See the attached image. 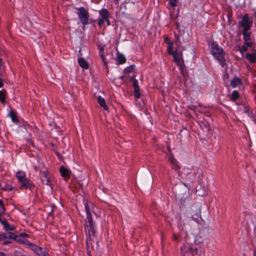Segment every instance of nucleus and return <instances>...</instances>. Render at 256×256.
Listing matches in <instances>:
<instances>
[{
    "label": "nucleus",
    "instance_id": "864d4df0",
    "mask_svg": "<svg viewBox=\"0 0 256 256\" xmlns=\"http://www.w3.org/2000/svg\"><path fill=\"white\" fill-rule=\"evenodd\" d=\"M124 78V76H120V79H122V78Z\"/></svg>",
    "mask_w": 256,
    "mask_h": 256
},
{
    "label": "nucleus",
    "instance_id": "4be33fe9",
    "mask_svg": "<svg viewBox=\"0 0 256 256\" xmlns=\"http://www.w3.org/2000/svg\"><path fill=\"white\" fill-rule=\"evenodd\" d=\"M241 84V80L238 78H234L230 81V84L232 88H235L236 86H238Z\"/></svg>",
    "mask_w": 256,
    "mask_h": 256
},
{
    "label": "nucleus",
    "instance_id": "aec40b11",
    "mask_svg": "<svg viewBox=\"0 0 256 256\" xmlns=\"http://www.w3.org/2000/svg\"><path fill=\"white\" fill-rule=\"evenodd\" d=\"M246 58L250 62H254L256 61V52L254 54H247Z\"/></svg>",
    "mask_w": 256,
    "mask_h": 256
},
{
    "label": "nucleus",
    "instance_id": "a19ab883",
    "mask_svg": "<svg viewBox=\"0 0 256 256\" xmlns=\"http://www.w3.org/2000/svg\"><path fill=\"white\" fill-rule=\"evenodd\" d=\"M188 107L189 109L193 110H194L195 108H196V106L194 105L188 106Z\"/></svg>",
    "mask_w": 256,
    "mask_h": 256
},
{
    "label": "nucleus",
    "instance_id": "cd10ccee",
    "mask_svg": "<svg viewBox=\"0 0 256 256\" xmlns=\"http://www.w3.org/2000/svg\"><path fill=\"white\" fill-rule=\"evenodd\" d=\"M169 160L170 162L174 166H176L178 168H180V167L178 166V162L177 160L174 158V156L172 154H171Z\"/></svg>",
    "mask_w": 256,
    "mask_h": 256
},
{
    "label": "nucleus",
    "instance_id": "a211bd4d",
    "mask_svg": "<svg viewBox=\"0 0 256 256\" xmlns=\"http://www.w3.org/2000/svg\"><path fill=\"white\" fill-rule=\"evenodd\" d=\"M78 62L80 67L84 69H88V62L82 58H80L78 60Z\"/></svg>",
    "mask_w": 256,
    "mask_h": 256
},
{
    "label": "nucleus",
    "instance_id": "2f4dec72",
    "mask_svg": "<svg viewBox=\"0 0 256 256\" xmlns=\"http://www.w3.org/2000/svg\"><path fill=\"white\" fill-rule=\"evenodd\" d=\"M244 44L248 48H252L253 46V43L250 40L244 41Z\"/></svg>",
    "mask_w": 256,
    "mask_h": 256
},
{
    "label": "nucleus",
    "instance_id": "c9c22d12",
    "mask_svg": "<svg viewBox=\"0 0 256 256\" xmlns=\"http://www.w3.org/2000/svg\"><path fill=\"white\" fill-rule=\"evenodd\" d=\"M12 187L9 186V185H6L4 188H2V190H8V191H10L12 190Z\"/></svg>",
    "mask_w": 256,
    "mask_h": 256
},
{
    "label": "nucleus",
    "instance_id": "603ef678",
    "mask_svg": "<svg viewBox=\"0 0 256 256\" xmlns=\"http://www.w3.org/2000/svg\"><path fill=\"white\" fill-rule=\"evenodd\" d=\"M34 169H35L36 170H38V168H37L36 166H34Z\"/></svg>",
    "mask_w": 256,
    "mask_h": 256
},
{
    "label": "nucleus",
    "instance_id": "1a4fd4ad",
    "mask_svg": "<svg viewBox=\"0 0 256 256\" xmlns=\"http://www.w3.org/2000/svg\"><path fill=\"white\" fill-rule=\"evenodd\" d=\"M40 173L42 174L40 178L42 183L44 184L50 186L52 183L50 182V178L48 176L47 172H40Z\"/></svg>",
    "mask_w": 256,
    "mask_h": 256
},
{
    "label": "nucleus",
    "instance_id": "f3484780",
    "mask_svg": "<svg viewBox=\"0 0 256 256\" xmlns=\"http://www.w3.org/2000/svg\"><path fill=\"white\" fill-rule=\"evenodd\" d=\"M32 250H34L35 252L38 255L41 256H49L48 254L47 253H42V248L40 247H38L36 245L33 246L32 248Z\"/></svg>",
    "mask_w": 256,
    "mask_h": 256
},
{
    "label": "nucleus",
    "instance_id": "20e7f679",
    "mask_svg": "<svg viewBox=\"0 0 256 256\" xmlns=\"http://www.w3.org/2000/svg\"><path fill=\"white\" fill-rule=\"evenodd\" d=\"M212 52V55L215 57L220 63L223 65L224 63L225 60L224 58L223 50L222 48L214 42L211 44Z\"/></svg>",
    "mask_w": 256,
    "mask_h": 256
},
{
    "label": "nucleus",
    "instance_id": "f8f14e48",
    "mask_svg": "<svg viewBox=\"0 0 256 256\" xmlns=\"http://www.w3.org/2000/svg\"><path fill=\"white\" fill-rule=\"evenodd\" d=\"M0 236H0V240H3L6 238H8L11 240H15L16 237V235L14 234L12 232H6L5 234H1Z\"/></svg>",
    "mask_w": 256,
    "mask_h": 256
},
{
    "label": "nucleus",
    "instance_id": "7ed1b4c3",
    "mask_svg": "<svg viewBox=\"0 0 256 256\" xmlns=\"http://www.w3.org/2000/svg\"><path fill=\"white\" fill-rule=\"evenodd\" d=\"M199 218H201V210L199 208H196L192 210L191 218L184 216L183 218H180V229L182 230H185L190 228L192 225V220L197 221Z\"/></svg>",
    "mask_w": 256,
    "mask_h": 256
},
{
    "label": "nucleus",
    "instance_id": "79ce46f5",
    "mask_svg": "<svg viewBox=\"0 0 256 256\" xmlns=\"http://www.w3.org/2000/svg\"><path fill=\"white\" fill-rule=\"evenodd\" d=\"M130 80L132 82H134V80H136L135 78V76L132 75L130 77Z\"/></svg>",
    "mask_w": 256,
    "mask_h": 256
},
{
    "label": "nucleus",
    "instance_id": "dca6fc26",
    "mask_svg": "<svg viewBox=\"0 0 256 256\" xmlns=\"http://www.w3.org/2000/svg\"><path fill=\"white\" fill-rule=\"evenodd\" d=\"M97 100L99 104L102 107L104 110H108V108L106 103L104 99L102 98L101 96H98L97 97Z\"/></svg>",
    "mask_w": 256,
    "mask_h": 256
},
{
    "label": "nucleus",
    "instance_id": "0eeeda50",
    "mask_svg": "<svg viewBox=\"0 0 256 256\" xmlns=\"http://www.w3.org/2000/svg\"><path fill=\"white\" fill-rule=\"evenodd\" d=\"M240 26L242 28V30L248 31L251 26V22L247 16H244L240 22Z\"/></svg>",
    "mask_w": 256,
    "mask_h": 256
},
{
    "label": "nucleus",
    "instance_id": "de8ad7c7",
    "mask_svg": "<svg viewBox=\"0 0 256 256\" xmlns=\"http://www.w3.org/2000/svg\"><path fill=\"white\" fill-rule=\"evenodd\" d=\"M2 64V60L1 58H0V66L1 67Z\"/></svg>",
    "mask_w": 256,
    "mask_h": 256
},
{
    "label": "nucleus",
    "instance_id": "c03bdc74",
    "mask_svg": "<svg viewBox=\"0 0 256 256\" xmlns=\"http://www.w3.org/2000/svg\"><path fill=\"white\" fill-rule=\"evenodd\" d=\"M173 237H174V240H178V238L175 234H174Z\"/></svg>",
    "mask_w": 256,
    "mask_h": 256
},
{
    "label": "nucleus",
    "instance_id": "9d476101",
    "mask_svg": "<svg viewBox=\"0 0 256 256\" xmlns=\"http://www.w3.org/2000/svg\"><path fill=\"white\" fill-rule=\"evenodd\" d=\"M60 172L62 176L66 180L70 178L71 172L64 166H61L60 168Z\"/></svg>",
    "mask_w": 256,
    "mask_h": 256
},
{
    "label": "nucleus",
    "instance_id": "412c9836",
    "mask_svg": "<svg viewBox=\"0 0 256 256\" xmlns=\"http://www.w3.org/2000/svg\"><path fill=\"white\" fill-rule=\"evenodd\" d=\"M100 14L102 18H104L105 20H108V18H109V12L106 9L104 8L100 10Z\"/></svg>",
    "mask_w": 256,
    "mask_h": 256
},
{
    "label": "nucleus",
    "instance_id": "09e8293b",
    "mask_svg": "<svg viewBox=\"0 0 256 256\" xmlns=\"http://www.w3.org/2000/svg\"><path fill=\"white\" fill-rule=\"evenodd\" d=\"M106 22H107L108 25L110 24V21L108 20H108H106Z\"/></svg>",
    "mask_w": 256,
    "mask_h": 256
},
{
    "label": "nucleus",
    "instance_id": "7c9ffc66",
    "mask_svg": "<svg viewBox=\"0 0 256 256\" xmlns=\"http://www.w3.org/2000/svg\"><path fill=\"white\" fill-rule=\"evenodd\" d=\"M4 212V207L2 200H0V216Z\"/></svg>",
    "mask_w": 256,
    "mask_h": 256
},
{
    "label": "nucleus",
    "instance_id": "8fccbe9b",
    "mask_svg": "<svg viewBox=\"0 0 256 256\" xmlns=\"http://www.w3.org/2000/svg\"><path fill=\"white\" fill-rule=\"evenodd\" d=\"M114 2H115V3H116V4H117L118 3V2L119 0H114Z\"/></svg>",
    "mask_w": 256,
    "mask_h": 256
},
{
    "label": "nucleus",
    "instance_id": "4468645a",
    "mask_svg": "<svg viewBox=\"0 0 256 256\" xmlns=\"http://www.w3.org/2000/svg\"><path fill=\"white\" fill-rule=\"evenodd\" d=\"M200 126L202 128V129H203L204 130H206L207 132L210 130V124L207 120H204L203 121L201 122Z\"/></svg>",
    "mask_w": 256,
    "mask_h": 256
},
{
    "label": "nucleus",
    "instance_id": "423d86ee",
    "mask_svg": "<svg viewBox=\"0 0 256 256\" xmlns=\"http://www.w3.org/2000/svg\"><path fill=\"white\" fill-rule=\"evenodd\" d=\"M77 14L80 22L84 25L87 24L88 23V12L84 7L77 8Z\"/></svg>",
    "mask_w": 256,
    "mask_h": 256
},
{
    "label": "nucleus",
    "instance_id": "58836bf2",
    "mask_svg": "<svg viewBox=\"0 0 256 256\" xmlns=\"http://www.w3.org/2000/svg\"><path fill=\"white\" fill-rule=\"evenodd\" d=\"M170 4L172 6H176L177 5L176 0H170Z\"/></svg>",
    "mask_w": 256,
    "mask_h": 256
},
{
    "label": "nucleus",
    "instance_id": "49530a36",
    "mask_svg": "<svg viewBox=\"0 0 256 256\" xmlns=\"http://www.w3.org/2000/svg\"><path fill=\"white\" fill-rule=\"evenodd\" d=\"M164 41L168 44V42H170L168 38H166Z\"/></svg>",
    "mask_w": 256,
    "mask_h": 256
},
{
    "label": "nucleus",
    "instance_id": "5701e85b",
    "mask_svg": "<svg viewBox=\"0 0 256 256\" xmlns=\"http://www.w3.org/2000/svg\"><path fill=\"white\" fill-rule=\"evenodd\" d=\"M117 59L118 60V62L120 64H123L126 61L125 56L122 54H118Z\"/></svg>",
    "mask_w": 256,
    "mask_h": 256
},
{
    "label": "nucleus",
    "instance_id": "bb28decb",
    "mask_svg": "<svg viewBox=\"0 0 256 256\" xmlns=\"http://www.w3.org/2000/svg\"><path fill=\"white\" fill-rule=\"evenodd\" d=\"M239 98V94L238 92L236 90H234L232 92L231 96H230V100L232 101H236Z\"/></svg>",
    "mask_w": 256,
    "mask_h": 256
},
{
    "label": "nucleus",
    "instance_id": "ea45409f",
    "mask_svg": "<svg viewBox=\"0 0 256 256\" xmlns=\"http://www.w3.org/2000/svg\"><path fill=\"white\" fill-rule=\"evenodd\" d=\"M248 47H246L244 44V45L240 48V51L241 52H246L248 50Z\"/></svg>",
    "mask_w": 256,
    "mask_h": 256
},
{
    "label": "nucleus",
    "instance_id": "37998d69",
    "mask_svg": "<svg viewBox=\"0 0 256 256\" xmlns=\"http://www.w3.org/2000/svg\"><path fill=\"white\" fill-rule=\"evenodd\" d=\"M4 85L2 79L0 78V88L2 87Z\"/></svg>",
    "mask_w": 256,
    "mask_h": 256
},
{
    "label": "nucleus",
    "instance_id": "b1692460",
    "mask_svg": "<svg viewBox=\"0 0 256 256\" xmlns=\"http://www.w3.org/2000/svg\"><path fill=\"white\" fill-rule=\"evenodd\" d=\"M6 92L5 90L0 91V101L2 103H4L6 102Z\"/></svg>",
    "mask_w": 256,
    "mask_h": 256
},
{
    "label": "nucleus",
    "instance_id": "6ab92c4d",
    "mask_svg": "<svg viewBox=\"0 0 256 256\" xmlns=\"http://www.w3.org/2000/svg\"><path fill=\"white\" fill-rule=\"evenodd\" d=\"M16 176L20 182L26 178V173L23 171L19 170L16 173Z\"/></svg>",
    "mask_w": 256,
    "mask_h": 256
},
{
    "label": "nucleus",
    "instance_id": "6e6552de",
    "mask_svg": "<svg viewBox=\"0 0 256 256\" xmlns=\"http://www.w3.org/2000/svg\"><path fill=\"white\" fill-rule=\"evenodd\" d=\"M20 182L21 184V186H20V189L28 188L30 190L32 188L34 187V185L31 182L30 180L26 178Z\"/></svg>",
    "mask_w": 256,
    "mask_h": 256
},
{
    "label": "nucleus",
    "instance_id": "4c0bfd02",
    "mask_svg": "<svg viewBox=\"0 0 256 256\" xmlns=\"http://www.w3.org/2000/svg\"><path fill=\"white\" fill-rule=\"evenodd\" d=\"M23 244H26V245H28V246H30L32 249V248H33V246H34V244H32L30 242L27 240L26 239V242H24Z\"/></svg>",
    "mask_w": 256,
    "mask_h": 256
},
{
    "label": "nucleus",
    "instance_id": "9b49d317",
    "mask_svg": "<svg viewBox=\"0 0 256 256\" xmlns=\"http://www.w3.org/2000/svg\"><path fill=\"white\" fill-rule=\"evenodd\" d=\"M132 86L134 88V96L136 98H138L140 97V88L138 86V81L137 80H134L132 82Z\"/></svg>",
    "mask_w": 256,
    "mask_h": 256
},
{
    "label": "nucleus",
    "instance_id": "39448f33",
    "mask_svg": "<svg viewBox=\"0 0 256 256\" xmlns=\"http://www.w3.org/2000/svg\"><path fill=\"white\" fill-rule=\"evenodd\" d=\"M180 251L182 256H195L198 252L197 248H194L188 242L184 244Z\"/></svg>",
    "mask_w": 256,
    "mask_h": 256
},
{
    "label": "nucleus",
    "instance_id": "c85d7f7f",
    "mask_svg": "<svg viewBox=\"0 0 256 256\" xmlns=\"http://www.w3.org/2000/svg\"><path fill=\"white\" fill-rule=\"evenodd\" d=\"M134 67H135V66L134 64L127 67L126 68L124 69V73H130V72H132L134 70Z\"/></svg>",
    "mask_w": 256,
    "mask_h": 256
},
{
    "label": "nucleus",
    "instance_id": "f704fd0d",
    "mask_svg": "<svg viewBox=\"0 0 256 256\" xmlns=\"http://www.w3.org/2000/svg\"><path fill=\"white\" fill-rule=\"evenodd\" d=\"M7 220L6 219V218L4 217H0V222L4 226V225H6V223Z\"/></svg>",
    "mask_w": 256,
    "mask_h": 256
},
{
    "label": "nucleus",
    "instance_id": "393cba45",
    "mask_svg": "<svg viewBox=\"0 0 256 256\" xmlns=\"http://www.w3.org/2000/svg\"><path fill=\"white\" fill-rule=\"evenodd\" d=\"M242 34L244 36V41L251 40L250 33L248 31L242 30Z\"/></svg>",
    "mask_w": 256,
    "mask_h": 256
},
{
    "label": "nucleus",
    "instance_id": "a878e982",
    "mask_svg": "<svg viewBox=\"0 0 256 256\" xmlns=\"http://www.w3.org/2000/svg\"><path fill=\"white\" fill-rule=\"evenodd\" d=\"M9 116L11 118L12 122H18V120L16 117V115L14 111H10L9 114Z\"/></svg>",
    "mask_w": 256,
    "mask_h": 256
},
{
    "label": "nucleus",
    "instance_id": "f257e3e1",
    "mask_svg": "<svg viewBox=\"0 0 256 256\" xmlns=\"http://www.w3.org/2000/svg\"><path fill=\"white\" fill-rule=\"evenodd\" d=\"M84 205L87 215L86 219L85 220L84 224L85 232L86 234V244L88 249L90 248L92 249L94 248V246L97 244L96 230L88 204L86 203Z\"/></svg>",
    "mask_w": 256,
    "mask_h": 256
},
{
    "label": "nucleus",
    "instance_id": "3c124183",
    "mask_svg": "<svg viewBox=\"0 0 256 256\" xmlns=\"http://www.w3.org/2000/svg\"><path fill=\"white\" fill-rule=\"evenodd\" d=\"M168 149L169 152H170V148L169 146H168Z\"/></svg>",
    "mask_w": 256,
    "mask_h": 256
},
{
    "label": "nucleus",
    "instance_id": "a18cd8bd",
    "mask_svg": "<svg viewBox=\"0 0 256 256\" xmlns=\"http://www.w3.org/2000/svg\"><path fill=\"white\" fill-rule=\"evenodd\" d=\"M10 242V241H8V240H6V241H4V244H5V245H6V244H9Z\"/></svg>",
    "mask_w": 256,
    "mask_h": 256
},
{
    "label": "nucleus",
    "instance_id": "72a5a7b5",
    "mask_svg": "<svg viewBox=\"0 0 256 256\" xmlns=\"http://www.w3.org/2000/svg\"><path fill=\"white\" fill-rule=\"evenodd\" d=\"M100 58L102 60V61L104 63V64H106L105 60H104V49H103V48H100Z\"/></svg>",
    "mask_w": 256,
    "mask_h": 256
},
{
    "label": "nucleus",
    "instance_id": "ddd939ff",
    "mask_svg": "<svg viewBox=\"0 0 256 256\" xmlns=\"http://www.w3.org/2000/svg\"><path fill=\"white\" fill-rule=\"evenodd\" d=\"M26 236H28V234L24 233L21 234L20 236H16L14 240L18 242L23 244L24 242H26L25 238Z\"/></svg>",
    "mask_w": 256,
    "mask_h": 256
},
{
    "label": "nucleus",
    "instance_id": "f03ea898",
    "mask_svg": "<svg viewBox=\"0 0 256 256\" xmlns=\"http://www.w3.org/2000/svg\"><path fill=\"white\" fill-rule=\"evenodd\" d=\"M176 48L175 50L173 51V44L172 42H168L167 51L168 54L173 56L174 62L179 66L182 74L184 75L185 66L182 58V52L184 48L180 46V38L178 36L176 37Z\"/></svg>",
    "mask_w": 256,
    "mask_h": 256
},
{
    "label": "nucleus",
    "instance_id": "e433bc0d",
    "mask_svg": "<svg viewBox=\"0 0 256 256\" xmlns=\"http://www.w3.org/2000/svg\"><path fill=\"white\" fill-rule=\"evenodd\" d=\"M104 22H106V20H104V18H100L98 22V25L100 26H101L102 25H103Z\"/></svg>",
    "mask_w": 256,
    "mask_h": 256
},
{
    "label": "nucleus",
    "instance_id": "473e14b6",
    "mask_svg": "<svg viewBox=\"0 0 256 256\" xmlns=\"http://www.w3.org/2000/svg\"><path fill=\"white\" fill-rule=\"evenodd\" d=\"M200 190L201 188H200L198 189H196V192L198 194V195L202 196L207 194L206 192L204 191V192H202Z\"/></svg>",
    "mask_w": 256,
    "mask_h": 256
},
{
    "label": "nucleus",
    "instance_id": "5fc2aeb1",
    "mask_svg": "<svg viewBox=\"0 0 256 256\" xmlns=\"http://www.w3.org/2000/svg\"><path fill=\"white\" fill-rule=\"evenodd\" d=\"M245 110H245V111H246H246H248V110H247V108H245Z\"/></svg>",
    "mask_w": 256,
    "mask_h": 256
},
{
    "label": "nucleus",
    "instance_id": "2eb2a0df",
    "mask_svg": "<svg viewBox=\"0 0 256 256\" xmlns=\"http://www.w3.org/2000/svg\"><path fill=\"white\" fill-rule=\"evenodd\" d=\"M152 179L150 178L147 184L146 182L144 180L141 182L140 186L143 190H145L146 188H151L152 186Z\"/></svg>",
    "mask_w": 256,
    "mask_h": 256
},
{
    "label": "nucleus",
    "instance_id": "c756f323",
    "mask_svg": "<svg viewBox=\"0 0 256 256\" xmlns=\"http://www.w3.org/2000/svg\"><path fill=\"white\" fill-rule=\"evenodd\" d=\"M4 228L6 231L12 230H14V227L12 226H10L8 222L6 224V225L4 226Z\"/></svg>",
    "mask_w": 256,
    "mask_h": 256
}]
</instances>
